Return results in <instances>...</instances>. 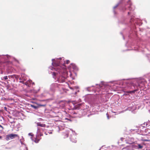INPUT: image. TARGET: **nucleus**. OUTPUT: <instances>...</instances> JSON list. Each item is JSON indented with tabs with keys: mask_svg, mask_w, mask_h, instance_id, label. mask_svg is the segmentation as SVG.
<instances>
[{
	"mask_svg": "<svg viewBox=\"0 0 150 150\" xmlns=\"http://www.w3.org/2000/svg\"><path fill=\"white\" fill-rule=\"evenodd\" d=\"M53 75H54V76H55V73L54 72H53Z\"/></svg>",
	"mask_w": 150,
	"mask_h": 150,
	"instance_id": "obj_19",
	"label": "nucleus"
},
{
	"mask_svg": "<svg viewBox=\"0 0 150 150\" xmlns=\"http://www.w3.org/2000/svg\"><path fill=\"white\" fill-rule=\"evenodd\" d=\"M37 125L42 127H45V125L43 124H41L40 123H38Z\"/></svg>",
	"mask_w": 150,
	"mask_h": 150,
	"instance_id": "obj_4",
	"label": "nucleus"
},
{
	"mask_svg": "<svg viewBox=\"0 0 150 150\" xmlns=\"http://www.w3.org/2000/svg\"><path fill=\"white\" fill-rule=\"evenodd\" d=\"M65 78L64 77L61 76L58 79V81L59 83H63L65 81Z\"/></svg>",
	"mask_w": 150,
	"mask_h": 150,
	"instance_id": "obj_2",
	"label": "nucleus"
},
{
	"mask_svg": "<svg viewBox=\"0 0 150 150\" xmlns=\"http://www.w3.org/2000/svg\"><path fill=\"white\" fill-rule=\"evenodd\" d=\"M57 87V84H53L51 85V89L53 90H54V88Z\"/></svg>",
	"mask_w": 150,
	"mask_h": 150,
	"instance_id": "obj_3",
	"label": "nucleus"
},
{
	"mask_svg": "<svg viewBox=\"0 0 150 150\" xmlns=\"http://www.w3.org/2000/svg\"><path fill=\"white\" fill-rule=\"evenodd\" d=\"M71 142H73L76 143V139H74L73 138H71Z\"/></svg>",
	"mask_w": 150,
	"mask_h": 150,
	"instance_id": "obj_8",
	"label": "nucleus"
},
{
	"mask_svg": "<svg viewBox=\"0 0 150 150\" xmlns=\"http://www.w3.org/2000/svg\"><path fill=\"white\" fill-rule=\"evenodd\" d=\"M137 91V90H134V91H129V92H128V93H134Z\"/></svg>",
	"mask_w": 150,
	"mask_h": 150,
	"instance_id": "obj_9",
	"label": "nucleus"
},
{
	"mask_svg": "<svg viewBox=\"0 0 150 150\" xmlns=\"http://www.w3.org/2000/svg\"><path fill=\"white\" fill-rule=\"evenodd\" d=\"M106 115L107 116V117L108 119H109V115H108V113H107L106 114Z\"/></svg>",
	"mask_w": 150,
	"mask_h": 150,
	"instance_id": "obj_15",
	"label": "nucleus"
},
{
	"mask_svg": "<svg viewBox=\"0 0 150 150\" xmlns=\"http://www.w3.org/2000/svg\"><path fill=\"white\" fill-rule=\"evenodd\" d=\"M40 106H45V105H40Z\"/></svg>",
	"mask_w": 150,
	"mask_h": 150,
	"instance_id": "obj_17",
	"label": "nucleus"
},
{
	"mask_svg": "<svg viewBox=\"0 0 150 150\" xmlns=\"http://www.w3.org/2000/svg\"><path fill=\"white\" fill-rule=\"evenodd\" d=\"M42 135V134L40 135V136Z\"/></svg>",
	"mask_w": 150,
	"mask_h": 150,
	"instance_id": "obj_29",
	"label": "nucleus"
},
{
	"mask_svg": "<svg viewBox=\"0 0 150 150\" xmlns=\"http://www.w3.org/2000/svg\"><path fill=\"white\" fill-rule=\"evenodd\" d=\"M39 141V139H35L34 140V142L36 143H38Z\"/></svg>",
	"mask_w": 150,
	"mask_h": 150,
	"instance_id": "obj_11",
	"label": "nucleus"
},
{
	"mask_svg": "<svg viewBox=\"0 0 150 150\" xmlns=\"http://www.w3.org/2000/svg\"><path fill=\"white\" fill-rule=\"evenodd\" d=\"M31 106L34 109H36L38 108L36 106L33 105H31Z\"/></svg>",
	"mask_w": 150,
	"mask_h": 150,
	"instance_id": "obj_10",
	"label": "nucleus"
},
{
	"mask_svg": "<svg viewBox=\"0 0 150 150\" xmlns=\"http://www.w3.org/2000/svg\"><path fill=\"white\" fill-rule=\"evenodd\" d=\"M3 78L5 80H7L8 79V76H5Z\"/></svg>",
	"mask_w": 150,
	"mask_h": 150,
	"instance_id": "obj_13",
	"label": "nucleus"
},
{
	"mask_svg": "<svg viewBox=\"0 0 150 150\" xmlns=\"http://www.w3.org/2000/svg\"><path fill=\"white\" fill-rule=\"evenodd\" d=\"M2 138V137L0 136V139H1Z\"/></svg>",
	"mask_w": 150,
	"mask_h": 150,
	"instance_id": "obj_25",
	"label": "nucleus"
},
{
	"mask_svg": "<svg viewBox=\"0 0 150 150\" xmlns=\"http://www.w3.org/2000/svg\"><path fill=\"white\" fill-rule=\"evenodd\" d=\"M129 12H128V14H129Z\"/></svg>",
	"mask_w": 150,
	"mask_h": 150,
	"instance_id": "obj_27",
	"label": "nucleus"
},
{
	"mask_svg": "<svg viewBox=\"0 0 150 150\" xmlns=\"http://www.w3.org/2000/svg\"><path fill=\"white\" fill-rule=\"evenodd\" d=\"M19 79H20V80H21V78H19Z\"/></svg>",
	"mask_w": 150,
	"mask_h": 150,
	"instance_id": "obj_28",
	"label": "nucleus"
},
{
	"mask_svg": "<svg viewBox=\"0 0 150 150\" xmlns=\"http://www.w3.org/2000/svg\"><path fill=\"white\" fill-rule=\"evenodd\" d=\"M13 76H14L15 77V78L17 79H18L19 77V75L15 74L13 75Z\"/></svg>",
	"mask_w": 150,
	"mask_h": 150,
	"instance_id": "obj_6",
	"label": "nucleus"
},
{
	"mask_svg": "<svg viewBox=\"0 0 150 150\" xmlns=\"http://www.w3.org/2000/svg\"><path fill=\"white\" fill-rule=\"evenodd\" d=\"M12 76H8V77L9 78L10 77H12Z\"/></svg>",
	"mask_w": 150,
	"mask_h": 150,
	"instance_id": "obj_23",
	"label": "nucleus"
},
{
	"mask_svg": "<svg viewBox=\"0 0 150 150\" xmlns=\"http://www.w3.org/2000/svg\"><path fill=\"white\" fill-rule=\"evenodd\" d=\"M0 127H1L3 129H4V127H3L2 126H1V125H0Z\"/></svg>",
	"mask_w": 150,
	"mask_h": 150,
	"instance_id": "obj_16",
	"label": "nucleus"
},
{
	"mask_svg": "<svg viewBox=\"0 0 150 150\" xmlns=\"http://www.w3.org/2000/svg\"><path fill=\"white\" fill-rule=\"evenodd\" d=\"M59 65V64H56V66H58Z\"/></svg>",
	"mask_w": 150,
	"mask_h": 150,
	"instance_id": "obj_21",
	"label": "nucleus"
},
{
	"mask_svg": "<svg viewBox=\"0 0 150 150\" xmlns=\"http://www.w3.org/2000/svg\"><path fill=\"white\" fill-rule=\"evenodd\" d=\"M143 146L140 144H138V148L139 149H142V148Z\"/></svg>",
	"mask_w": 150,
	"mask_h": 150,
	"instance_id": "obj_7",
	"label": "nucleus"
},
{
	"mask_svg": "<svg viewBox=\"0 0 150 150\" xmlns=\"http://www.w3.org/2000/svg\"><path fill=\"white\" fill-rule=\"evenodd\" d=\"M117 6H115V7H114V8H116Z\"/></svg>",
	"mask_w": 150,
	"mask_h": 150,
	"instance_id": "obj_24",
	"label": "nucleus"
},
{
	"mask_svg": "<svg viewBox=\"0 0 150 150\" xmlns=\"http://www.w3.org/2000/svg\"><path fill=\"white\" fill-rule=\"evenodd\" d=\"M24 74H21V76L22 77L23 76H24Z\"/></svg>",
	"mask_w": 150,
	"mask_h": 150,
	"instance_id": "obj_18",
	"label": "nucleus"
},
{
	"mask_svg": "<svg viewBox=\"0 0 150 150\" xmlns=\"http://www.w3.org/2000/svg\"><path fill=\"white\" fill-rule=\"evenodd\" d=\"M66 137H68V134H66Z\"/></svg>",
	"mask_w": 150,
	"mask_h": 150,
	"instance_id": "obj_22",
	"label": "nucleus"
},
{
	"mask_svg": "<svg viewBox=\"0 0 150 150\" xmlns=\"http://www.w3.org/2000/svg\"><path fill=\"white\" fill-rule=\"evenodd\" d=\"M14 60L15 62H17V63H19V61L17 59H15V58H14Z\"/></svg>",
	"mask_w": 150,
	"mask_h": 150,
	"instance_id": "obj_12",
	"label": "nucleus"
},
{
	"mask_svg": "<svg viewBox=\"0 0 150 150\" xmlns=\"http://www.w3.org/2000/svg\"><path fill=\"white\" fill-rule=\"evenodd\" d=\"M141 140L142 141L144 142H149L150 141V140L147 139H144L143 138H142Z\"/></svg>",
	"mask_w": 150,
	"mask_h": 150,
	"instance_id": "obj_5",
	"label": "nucleus"
},
{
	"mask_svg": "<svg viewBox=\"0 0 150 150\" xmlns=\"http://www.w3.org/2000/svg\"><path fill=\"white\" fill-rule=\"evenodd\" d=\"M70 63V61L69 60H67L65 62V63L66 64H68Z\"/></svg>",
	"mask_w": 150,
	"mask_h": 150,
	"instance_id": "obj_14",
	"label": "nucleus"
},
{
	"mask_svg": "<svg viewBox=\"0 0 150 150\" xmlns=\"http://www.w3.org/2000/svg\"><path fill=\"white\" fill-rule=\"evenodd\" d=\"M16 137H18V136L17 134H10L6 136V140L7 141L10 139H12Z\"/></svg>",
	"mask_w": 150,
	"mask_h": 150,
	"instance_id": "obj_1",
	"label": "nucleus"
},
{
	"mask_svg": "<svg viewBox=\"0 0 150 150\" xmlns=\"http://www.w3.org/2000/svg\"><path fill=\"white\" fill-rule=\"evenodd\" d=\"M42 135V134L40 135V136Z\"/></svg>",
	"mask_w": 150,
	"mask_h": 150,
	"instance_id": "obj_30",
	"label": "nucleus"
},
{
	"mask_svg": "<svg viewBox=\"0 0 150 150\" xmlns=\"http://www.w3.org/2000/svg\"><path fill=\"white\" fill-rule=\"evenodd\" d=\"M48 133L49 134H52V132H48Z\"/></svg>",
	"mask_w": 150,
	"mask_h": 150,
	"instance_id": "obj_20",
	"label": "nucleus"
},
{
	"mask_svg": "<svg viewBox=\"0 0 150 150\" xmlns=\"http://www.w3.org/2000/svg\"><path fill=\"white\" fill-rule=\"evenodd\" d=\"M4 108L6 110V107H4Z\"/></svg>",
	"mask_w": 150,
	"mask_h": 150,
	"instance_id": "obj_26",
	"label": "nucleus"
}]
</instances>
